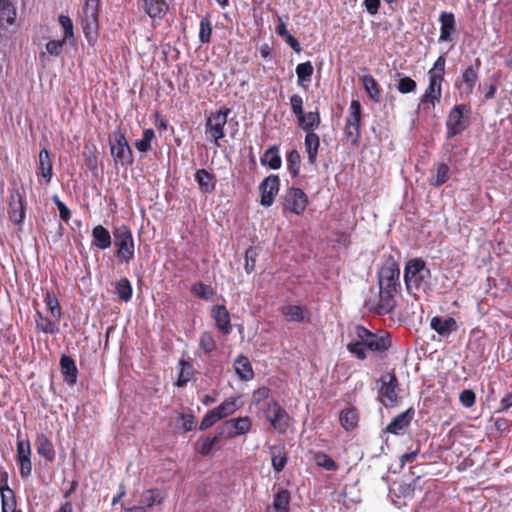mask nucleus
<instances>
[{
	"label": "nucleus",
	"instance_id": "28",
	"mask_svg": "<svg viewBox=\"0 0 512 512\" xmlns=\"http://www.w3.org/2000/svg\"><path fill=\"white\" fill-rule=\"evenodd\" d=\"M339 422L343 429L350 432L358 426L359 412L355 407L345 408L340 412Z\"/></svg>",
	"mask_w": 512,
	"mask_h": 512
},
{
	"label": "nucleus",
	"instance_id": "43",
	"mask_svg": "<svg viewBox=\"0 0 512 512\" xmlns=\"http://www.w3.org/2000/svg\"><path fill=\"white\" fill-rule=\"evenodd\" d=\"M314 461L319 467H322L328 471H337L339 468V465L324 452L315 453Z\"/></svg>",
	"mask_w": 512,
	"mask_h": 512
},
{
	"label": "nucleus",
	"instance_id": "53",
	"mask_svg": "<svg viewBox=\"0 0 512 512\" xmlns=\"http://www.w3.org/2000/svg\"><path fill=\"white\" fill-rule=\"evenodd\" d=\"M45 304L47 309L50 311L52 317L59 318L61 316V308L59 305V301L53 293H46Z\"/></svg>",
	"mask_w": 512,
	"mask_h": 512
},
{
	"label": "nucleus",
	"instance_id": "32",
	"mask_svg": "<svg viewBox=\"0 0 512 512\" xmlns=\"http://www.w3.org/2000/svg\"><path fill=\"white\" fill-rule=\"evenodd\" d=\"M67 43L62 40H50L45 45V50L39 53V60L43 66L49 62V56L57 57L61 54L63 45Z\"/></svg>",
	"mask_w": 512,
	"mask_h": 512
},
{
	"label": "nucleus",
	"instance_id": "38",
	"mask_svg": "<svg viewBox=\"0 0 512 512\" xmlns=\"http://www.w3.org/2000/svg\"><path fill=\"white\" fill-rule=\"evenodd\" d=\"M239 408V397H230L213 409L216 411L220 419H224L234 414Z\"/></svg>",
	"mask_w": 512,
	"mask_h": 512
},
{
	"label": "nucleus",
	"instance_id": "3",
	"mask_svg": "<svg viewBox=\"0 0 512 512\" xmlns=\"http://www.w3.org/2000/svg\"><path fill=\"white\" fill-rule=\"evenodd\" d=\"M445 64V58L439 56L434 62L433 67L428 71L429 84L420 99V107L423 109L434 107L435 103L441 98Z\"/></svg>",
	"mask_w": 512,
	"mask_h": 512
},
{
	"label": "nucleus",
	"instance_id": "9",
	"mask_svg": "<svg viewBox=\"0 0 512 512\" xmlns=\"http://www.w3.org/2000/svg\"><path fill=\"white\" fill-rule=\"evenodd\" d=\"M264 413L274 430L280 434L286 433L291 417L276 400L272 399L267 403Z\"/></svg>",
	"mask_w": 512,
	"mask_h": 512
},
{
	"label": "nucleus",
	"instance_id": "33",
	"mask_svg": "<svg viewBox=\"0 0 512 512\" xmlns=\"http://www.w3.org/2000/svg\"><path fill=\"white\" fill-rule=\"evenodd\" d=\"M297 84L303 89H307L314 72L310 61L300 63L296 66Z\"/></svg>",
	"mask_w": 512,
	"mask_h": 512
},
{
	"label": "nucleus",
	"instance_id": "7",
	"mask_svg": "<svg viewBox=\"0 0 512 512\" xmlns=\"http://www.w3.org/2000/svg\"><path fill=\"white\" fill-rule=\"evenodd\" d=\"M109 146L116 164H132L133 153L123 133L114 131L109 137Z\"/></svg>",
	"mask_w": 512,
	"mask_h": 512
},
{
	"label": "nucleus",
	"instance_id": "27",
	"mask_svg": "<svg viewBox=\"0 0 512 512\" xmlns=\"http://www.w3.org/2000/svg\"><path fill=\"white\" fill-rule=\"evenodd\" d=\"M112 244V239L108 229L102 225H97L92 230V245L100 250L108 249Z\"/></svg>",
	"mask_w": 512,
	"mask_h": 512
},
{
	"label": "nucleus",
	"instance_id": "29",
	"mask_svg": "<svg viewBox=\"0 0 512 512\" xmlns=\"http://www.w3.org/2000/svg\"><path fill=\"white\" fill-rule=\"evenodd\" d=\"M164 498V494L158 488H150L141 493L140 504L147 510L162 505Z\"/></svg>",
	"mask_w": 512,
	"mask_h": 512
},
{
	"label": "nucleus",
	"instance_id": "34",
	"mask_svg": "<svg viewBox=\"0 0 512 512\" xmlns=\"http://www.w3.org/2000/svg\"><path fill=\"white\" fill-rule=\"evenodd\" d=\"M299 127L306 133L314 132L320 125L321 119L318 112L303 113L297 118Z\"/></svg>",
	"mask_w": 512,
	"mask_h": 512
},
{
	"label": "nucleus",
	"instance_id": "46",
	"mask_svg": "<svg viewBox=\"0 0 512 512\" xmlns=\"http://www.w3.org/2000/svg\"><path fill=\"white\" fill-rule=\"evenodd\" d=\"M154 138V130L150 128L145 129L142 138L135 142L136 149L141 153L149 151L151 149V142Z\"/></svg>",
	"mask_w": 512,
	"mask_h": 512
},
{
	"label": "nucleus",
	"instance_id": "26",
	"mask_svg": "<svg viewBox=\"0 0 512 512\" xmlns=\"http://www.w3.org/2000/svg\"><path fill=\"white\" fill-rule=\"evenodd\" d=\"M450 178V168L445 163H437L431 169L429 183L431 186L440 187Z\"/></svg>",
	"mask_w": 512,
	"mask_h": 512
},
{
	"label": "nucleus",
	"instance_id": "4",
	"mask_svg": "<svg viewBox=\"0 0 512 512\" xmlns=\"http://www.w3.org/2000/svg\"><path fill=\"white\" fill-rule=\"evenodd\" d=\"M230 109L223 107L218 111L211 112L205 122V135L215 146L219 147V140L225 137V126Z\"/></svg>",
	"mask_w": 512,
	"mask_h": 512
},
{
	"label": "nucleus",
	"instance_id": "62",
	"mask_svg": "<svg viewBox=\"0 0 512 512\" xmlns=\"http://www.w3.org/2000/svg\"><path fill=\"white\" fill-rule=\"evenodd\" d=\"M35 329L37 332H43L46 334H54L59 331L56 322H36Z\"/></svg>",
	"mask_w": 512,
	"mask_h": 512
},
{
	"label": "nucleus",
	"instance_id": "25",
	"mask_svg": "<svg viewBox=\"0 0 512 512\" xmlns=\"http://www.w3.org/2000/svg\"><path fill=\"white\" fill-rule=\"evenodd\" d=\"M37 453L46 461L52 462L55 459V449L52 441L43 433L38 434L35 441Z\"/></svg>",
	"mask_w": 512,
	"mask_h": 512
},
{
	"label": "nucleus",
	"instance_id": "10",
	"mask_svg": "<svg viewBox=\"0 0 512 512\" xmlns=\"http://www.w3.org/2000/svg\"><path fill=\"white\" fill-rule=\"evenodd\" d=\"M252 429V420L248 416L232 418L217 427L219 435L226 439H234L246 435Z\"/></svg>",
	"mask_w": 512,
	"mask_h": 512
},
{
	"label": "nucleus",
	"instance_id": "14",
	"mask_svg": "<svg viewBox=\"0 0 512 512\" xmlns=\"http://www.w3.org/2000/svg\"><path fill=\"white\" fill-rule=\"evenodd\" d=\"M31 445L28 439L18 440L16 443V463L22 479H27L32 474Z\"/></svg>",
	"mask_w": 512,
	"mask_h": 512
},
{
	"label": "nucleus",
	"instance_id": "30",
	"mask_svg": "<svg viewBox=\"0 0 512 512\" xmlns=\"http://www.w3.org/2000/svg\"><path fill=\"white\" fill-rule=\"evenodd\" d=\"M304 145L307 153L308 162L311 165H315L318 156V150L320 147L319 136L314 132L306 133Z\"/></svg>",
	"mask_w": 512,
	"mask_h": 512
},
{
	"label": "nucleus",
	"instance_id": "12",
	"mask_svg": "<svg viewBox=\"0 0 512 512\" xmlns=\"http://www.w3.org/2000/svg\"><path fill=\"white\" fill-rule=\"evenodd\" d=\"M361 124V104L357 100H353L349 106V112L346 117L344 134L352 144H357L360 138Z\"/></svg>",
	"mask_w": 512,
	"mask_h": 512
},
{
	"label": "nucleus",
	"instance_id": "48",
	"mask_svg": "<svg viewBox=\"0 0 512 512\" xmlns=\"http://www.w3.org/2000/svg\"><path fill=\"white\" fill-rule=\"evenodd\" d=\"M287 169L292 177H296L300 171V154L297 150L289 152L286 158Z\"/></svg>",
	"mask_w": 512,
	"mask_h": 512
},
{
	"label": "nucleus",
	"instance_id": "21",
	"mask_svg": "<svg viewBox=\"0 0 512 512\" xmlns=\"http://www.w3.org/2000/svg\"><path fill=\"white\" fill-rule=\"evenodd\" d=\"M291 495L287 489L281 488L274 495L273 502L268 505L265 512H289Z\"/></svg>",
	"mask_w": 512,
	"mask_h": 512
},
{
	"label": "nucleus",
	"instance_id": "60",
	"mask_svg": "<svg viewBox=\"0 0 512 512\" xmlns=\"http://www.w3.org/2000/svg\"><path fill=\"white\" fill-rule=\"evenodd\" d=\"M270 392V389L266 386H262L256 389L252 395V403L255 405H259L262 401L269 398Z\"/></svg>",
	"mask_w": 512,
	"mask_h": 512
},
{
	"label": "nucleus",
	"instance_id": "23",
	"mask_svg": "<svg viewBox=\"0 0 512 512\" xmlns=\"http://www.w3.org/2000/svg\"><path fill=\"white\" fill-rule=\"evenodd\" d=\"M234 370L238 378L242 381H250L254 378V370L247 356L238 355L233 364Z\"/></svg>",
	"mask_w": 512,
	"mask_h": 512
},
{
	"label": "nucleus",
	"instance_id": "47",
	"mask_svg": "<svg viewBox=\"0 0 512 512\" xmlns=\"http://www.w3.org/2000/svg\"><path fill=\"white\" fill-rule=\"evenodd\" d=\"M191 292L203 300H211L215 294V291L211 286L201 282L195 283L191 288Z\"/></svg>",
	"mask_w": 512,
	"mask_h": 512
},
{
	"label": "nucleus",
	"instance_id": "52",
	"mask_svg": "<svg viewBox=\"0 0 512 512\" xmlns=\"http://www.w3.org/2000/svg\"><path fill=\"white\" fill-rule=\"evenodd\" d=\"M366 348L367 346L361 339L351 341L347 344V350L360 360H364L367 357Z\"/></svg>",
	"mask_w": 512,
	"mask_h": 512
},
{
	"label": "nucleus",
	"instance_id": "17",
	"mask_svg": "<svg viewBox=\"0 0 512 512\" xmlns=\"http://www.w3.org/2000/svg\"><path fill=\"white\" fill-rule=\"evenodd\" d=\"M8 214L9 219L17 225L22 224L25 218L24 198L17 190L10 194Z\"/></svg>",
	"mask_w": 512,
	"mask_h": 512
},
{
	"label": "nucleus",
	"instance_id": "1",
	"mask_svg": "<svg viewBox=\"0 0 512 512\" xmlns=\"http://www.w3.org/2000/svg\"><path fill=\"white\" fill-rule=\"evenodd\" d=\"M400 269L393 259H388L378 272L379 300L373 306L367 303L368 308L378 315H385L395 306V294L399 287Z\"/></svg>",
	"mask_w": 512,
	"mask_h": 512
},
{
	"label": "nucleus",
	"instance_id": "57",
	"mask_svg": "<svg viewBox=\"0 0 512 512\" xmlns=\"http://www.w3.org/2000/svg\"><path fill=\"white\" fill-rule=\"evenodd\" d=\"M416 87V82L412 78L405 76L400 78L397 89L400 93L407 94L415 91Z\"/></svg>",
	"mask_w": 512,
	"mask_h": 512
},
{
	"label": "nucleus",
	"instance_id": "20",
	"mask_svg": "<svg viewBox=\"0 0 512 512\" xmlns=\"http://www.w3.org/2000/svg\"><path fill=\"white\" fill-rule=\"evenodd\" d=\"M441 24L439 42H451L452 35L456 31V22L454 14L451 12H442L439 16Z\"/></svg>",
	"mask_w": 512,
	"mask_h": 512
},
{
	"label": "nucleus",
	"instance_id": "55",
	"mask_svg": "<svg viewBox=\"0 0 512 512\" xmlns=\"http://www.w3.org/2000/svg\"><path fill=\"white\" fill-rule=\"evenodd\" d=\"M219 420H221V419L218 416V414L216 413V411L214 409H211L202 418L200 426H199V430H201V431L207 430L208 428L212 427Z\"/></svg>",
	"mask_w": 512,
	"mask_h": 512
},
{
	"label": "nucleus",
	"instance_id": "24",
	"mask_svg": "<svg viewBox=\"0 0 512 512\" xmlns=\"http://www.w3.org/2000/svg\"><path fill=\"white\" fill-rule=\"evenodd\" d=\"M221 439H223V437L219 435V431L216 429L213 436L199 438L196 442L195 450L202 456H209L215 451Z\"/></svg>",
	"mask_w": 512,
	"mask_h": 512
},
{
	"label": "nucleus",
	"instance_id": "64",
	"mask_svg": "<svg viewBox=\"0 0 512 512\" xmlns=\"http://www.w3.org/2000/svg\"><path fill=\"white\" fill-rule=\"evenodd\" d=\"M381 4V0H364L363 5L366 11L370 15H376L378 13L379 7Z\"/></svg>",
	"mask_w": 512,
	"mask_h": 512
},
{
	"label": "nucleus",
	"instance_id": "31",
	"mask_svg": "<svg viewBox=\"0 0 512 512\" xmlns=\"http://www.w3.org/2000/svg\"><path fill=\"white\" fill-rule=\"evenodd\" d=\"M16 16L14 5L9 0H0V28L13 25Z\"/></svg>",
	"mask_w": 512,
	"mask_h": 512
},
{
	"label": "nucleus",
	"instance_id": "2",
	"mask_svg": "<svg viewBox=\"0 0 512 512\" xmlns=\"http://www.w3.org/2000/svg\"><path fill=\"white\" fill-rule=\"evenodd\" d=\"M430 277V270L422 259L414 258L406 263L404 282L410 294L417 296L420 292H425L429 286Z\"/></svg>",
	"mask_w": 512,
	"mask_h": 512
},
{
	"label": "nucleus",
	"instance_id": "6",
	"mask_svg": "<svg viewBox=\"0 0 512 512\" xmlns=\"http://www.w3.org/2000/svg\"><path fill=\"white\" fill-rule=\"evenodd\" d=\"M114 243L117 247L116 256L123 262L129 263L135 255V245L131 230L121 225L113 231Z\"/></svg>",
	"mask_w": 512,
	"mask_h": 512
},
{
	"label": "nucleus",
	"instance_id": "16",
	"mask_svg": "<svg viewBox=\"0 0 512 512\" xmlns=\"http://www.w3.org/2000/svg\"><path fill=\"white\" fill-rule=\"evenodd\" d=\"M468 111L466 105H456L447 118V137L451 138L461 133L464 129V113Z\"/></svg>",
	"mask_w": 512,
	"mask_h": 512
},
{
	"label": "nucleus",
	"instance_id": "56",
	"mask_svg": "<svg viewBox=\"0 0 512 512\" xmlns=\"http://www.w3.org/2000/svg\"><path fill=\"white\" fill-rule=\"evenodd\" d=\"M200 348L205 353L213 352L216 349V342L209 332L202 333L200 337Z\"/></svg>",
	"mask_w": 512,
	"mask_h": 512
},
{
	"label": "nucleus",
	"instance_id": "41",
	"mask_svg": "<svg viewBox=\"0 0 512 512\" xmlns=\"http://www.w3.org/2000/svg\"><path fill=\"white\" fill-rule=\"evenodd\" d=\"M282 314L287 320H305L309 318L307 311L298 305H288L282 308Z\"/></svg>",
	"mask_w": 512,
	"mask_h": 512
},
{
	"label": "nucleus",
	"instance_id": "63",
	"mask_svg": "<svg viewBox=\"0 0 512 512\" xmlns=\"http://www.w3.org/2000/svg\"><path fill=\"white\" fill-rule=\"evenodd\" d=\"M54 202L59 210L60 218L64 221L69 220L71 217V212L67 206L58 197H54Z\"/></svg>",
	"mask_w": 512,
	"mask_h": 512
},
{
	"label": "nucleus",
	"instance_id": "44",
	"mask_svg": "<svg viewBox=\"0 0 512 512\" xmlns=\"http://www.w3.org/2000/svg\"><path fill=\"white\" fill-rule=\"evenodd\" d=\"M271 461L272 467L276 472L284 470L288 461V456L283 447L276 449V451L272 453Z\"/></svg>",
	"mask_w": 512,
	"mask_h": 512
},
{
	"label": "nucleus",
	"instance_id": "19",
	"mask_svg": "<svg viewBox=\"0 0 512 512\" xmlns=\"http://www.w3.org/2000/svg\"><path fill=\"white\" fill-rule=\"evenodd\" d=\"M414 416L413 408L398 414L385 428V432L399 435L410 425Z\"/></svg>",
	"mask_w": 512,
	"mask_h": 512
},
{
	"label": "nucleus",
	"instance_id": "11",
	"mask_svg": "<svg viewBox=\"0 0 512 512\" xmlns=\"http://www.w3.org/2000/svg\"><path fill=\"white\" fill-rule=\"evenodd\" d=\"M356 334L358 339L364 341L367 348L372 351L383 352L391 346L390 336L387 332L379 331L378 333H373L365 327L358 325L356 327Z\"/></svg>",
	"mask_w": 512,
	"mask_h": 512
},
{
	"label": "nucleus",
	"instance_id": "58",
	"mask_svg": "<svg viewBox=\"0 0 512 512\" xmlns=\"http://www.w3.org/2000/svg\"><path fill=\"white\" fill-rule=\"evenodd\" d=\"M459 400L464 407L470 408L476 402V394L471 389H465L460 393Z\"/></svg>",
	"mask_w": 512,
	"mask_h": 512
},
{
	"label": "nucleus",
	"instance_id": "59",
	"mask_svg": "<svg viewBox=\"0 0 512 512\" xmlns=\"http://www.w3.org/2000/svg\"><path fill=\"white\" fill-rule=\"evenodd\" d=\"M290 105L292 113L298 118L303 112V99L298 94H293L290 97Z\"/></svg>",
	"mask_w": 512,
	"mask_h": 512
},
{
	"label": "nucleus",
	"instance_id": "35",
	"mask_svg": "<svg viewBox=\"0 0 512 512\" xmlns=\"http://www.w3.org/2000/svg\"><path fill=\"white\" fill-rule=\"evenodd\" d=\"M195 180L197 181L201 192L211 193L215 190L216 181L214 176L205 169H199L195 173Z\"/></svg>",
	"mask_w": 512,
	"mask_h": 512
},
{
	"label": "nucleus",
	"instance_id": "49",
	"mask_svg": "<svg viewBox=\"0 0 512 512\" xmlns=\"http://www.w3.org/2000/svg\"><path fill=\"white\" fill-rule=\"evenodd\" d=\"M59 24L63 29V41L71 42L74 39L73 22L69 16L60 15Z\"/></svg>",
	"mask_w": 512,
	"mask_h": 512
},
{
	"label": "nucleus",
	"instance_id": "45",
	"mask_svg": "<svg viewBox=\"0 0 512 512\" xmlns=\"http://www.w3.org/2000/svg\"><path fill=\"white\" fill-rule=\"evenodd\" d=\"M363 86L369 96L375 101H379L380 91L378 84L372 75H364L362 78Z\"/></svg>",
	"mask_w": 512,
	"mask_h": 512
},
{
	"label": "nucleus",
	"instance_id": "50",
	"mask_svg": "<svg viewBox=\"0 0 512 512\" xmlns=\"http://www.w3.org/2000/svg\"><path fill=\"white\" fill-rule=\"evenodd\" d=\"M116 290L119 298L124 301H129L132 296V286L128 279L122 278L116 284Z\"/></svg>",
	"mask_w": 512,
	"mask_h": 512
},
{
	"label": "nucleus",
	"instance_id": "42",
	"mask_svg": "<svg viewBox=\"0 0 512 512\" xmlns=\"http://www.w3.org/2000/svg\"><path fill=\"white\" fill-rule=\"evenodd\" d=\"M179 365L181 368L175 385L177 387H184L192 377L193 366L185 360H180Z\"/></svg>",
	"mask_w": 512,
	"mask_h": 512
},
{
	"label": "nucleus",
	"instance_id": "54",
	"mask_svg": "<svg viewBox=\"0 0 512 512\" xmlns=\"http://www.w3.org/2000/svg\"><path fill=\"white\" fill-rule=\"evenodd\" d=\"M212 34V25L209 18L204 17L200 21L199 40L201 43H208Z\"/></svg>",
	"mask_w": 512,
	"mask_h": 512
},
{
	"label": "nucleus",
	"instance_id": "61",
	"mask_svg": "<svg viewBox=\"0 0 512 512\" xmlns=\"http://www.w3.org/2000/svg\"><path fill=\"white\" fill-rule=\"evenodd\" d=\"M179 419L182 421V429L184 433H187L195 427V416L193 414L181 413Z\"/></svg>",
	"mask_w": 512,
	"mask_h": 512
},
{
	"label": "nucleus",
	"instance_id": "8",
	"mask_svg": "<svg viewBox=\"0 0 512 512\" xmlns=\"http://www.w3.org/2000/svg\"><path fill=\"white\" fill-rule=\"evenodd\" d=\"M381 386L378 390V400L385 407H394L398 403L397 388L399 385L394 371L388 372L379 379Z\"/></svg>",
	"mask_w": 512,
	"mask_h": 512
},
{
	"label": "nucleus",
	"instance_id": "40",
	"mask_svg": "<svg viewBox=\"0 0 512 512\" xmlns=\"http://www.w3.org/2000/svg\"><path fill=\"white\" fill-rule=\"evenodd\" d=\"M0 494L1 502H4V507L11 505L12 497L16 496L13 489L8 485V473L5 470L0 472Z\"/></svg>",
	"mask_w": 512,
	"mask_h": 512
},
{
	"label": "nucleus",
	"instance_id": "36",
	"mask_svg": "<svg viewBox=\"0 0 512 512\" xmlns=\"http://www.w3.org/2000/svg\"><path fill=\"white\" fill-rule=\"evenodd\" d=\"M52 168L53 165L49 151L42 149L39 153L38 174L46 180V183H50L52 179Z\"/></svg>",
	"mask_w": 512,
	"mask_h": 512
},
{
	"label": "nucleus",
	"instance_id": "22",
	"mask_svg": "<svg viewBox=\"0 0 512 512\" xmlns=\"http://www.w3.org/2000/svg\"><path fill=\"white\" fill-rule=\"evenodd\" d=\"M60 367L64 382L69 386L75 385L78 377V369L75 361L68 355H62L60 359Z\"/></svg>",
	"mask_w": 512,
	"mask_h": 512
},
{
	"label": "nucleus",
	"instance_id": "13",
	"mask_svg": "<svg viewBox=\"0 0 512 512\" xmlns=\"http://www.w3.org/2000/svg\"><path fill=\"white\" fill-rule=\"evenodd\" d=\"M308 198L305 192L300 188H290L286 191L283 202L284 211H288L297 216L302 215L306 210Z\"/></svg>",
	"mask_w": 512,
	"mask_h": 512
},
{
	"label": "nucleus",
	"instance_id": "51",
	"mask_svg": "<svg viewBox=\"0 0 512 512\" xmlns=\"http://www.w3.org/2000/svg\"><path fill=\"white\" fill-rule=\"evenodd\" d=\"M430 326L442 337H448L457 329L456 322H430Z\"/></svg>",
	"mask_w": 512,
	"mask_h": 512
},
{
	"label": "nucleus",
	"instance_id": "18",
	"mask_svg": "<svg viewBox=\"0 0 512 512\" xmlns=\"http://www.w3.org/2000/svg\"><path fill=\"white\" fill-rule=\"evenodd\" d=\"M142 7L154 24H159L168 12V4L164 0H142Z\"/></svg>",
	"mask_w": 512,
	"mask_h": 512
},
{
	"label": "nucleus",
	"instance_id": "39",
	"mask_svg": "<svg viewBox=\"0 0 512 512\" xmlns=\"http://www.w3.org/2000/svg\"><path fill=\"white\" fill-rule=\"evenodd\" d=\"M260 161L262 165L268 166L272 170L279 169L282 164L279 149L276 146L270 147L264 152Z\"/></svg>",
	"mask_w": 512,
	"mask_h": 512
},
{
	"label": "nucleus",
	"instance_id": "15",
	"mask_svg": "<svg viewBox=\"0 0 512 512\" xmlns=\"http://www.w3.org/2000/svg\"><path fill=\"white\" fill-rule=\"evenodd\" d=\"M280 188V179L276 175L266 177L259 185L261 193L260 203L262 206L270 207L274 202Z\"/></svg>",
	"mask_w": 512,
	"mask_h": 512
},
{
	"label": "nucleus",
	"instance_id": "37",
	"mask_svg": "<svg viewBox=\"0 0 512 512\" xmlns=\"http://www.w3.org/2000/svg\"><path fill=\"white\" fill-rule=\"evenodd\" d=\"M478 80V72L477 69L469 66L462 73V83L460 86L461 92L466 95L472 94L476 82Z\"/></svg>",
	"mask_w": 512,
	"mask_h": 512
},
{
	"label": "nucleus",
	"instance_id": "5",
	"mask_svg": "<svg viewBox=\"0 0 512 512\" xmlns=\"http://www.w3.org/2000/svg\"><path fill=\"white\" fill-rule=\"evenodd\" d=\"M99 3L100 0H85L80 16L85 37L90 45H94L97 40Z\"/></svg>",
	"mask_w": 512,
	"mask_h": 512
}]
</instances>
